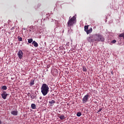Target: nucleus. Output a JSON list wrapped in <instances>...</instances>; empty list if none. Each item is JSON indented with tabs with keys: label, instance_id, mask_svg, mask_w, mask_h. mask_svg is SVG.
Masks as SVG:
<instances>
[{
	"label": "nucleus",
	"instance_id": "dca6fc26",
	"mask_svg": "<svg viewBox=\"0 0 124 124\" xmlns=\"http://www.w3.org/2000/svg\"><path fill=\"white\" fill-rule=\"evenodd\" d=\"M28 43L29 44H31V43L32 42H33V39L32 38H31V39H28Z\"/></svg>",
	"mask_w": 124,
	"mask_h": 124
},
{
	"label": "nucleus",
	"instance_id": "b1692460",
	"mask_svg": "<svg viewBox=\"0 0 124 124\" xmlns=\"http://www.w3.org/2000/svg\"><path fill=\"white\" fill-rule=\"evenodd\" d=\"M102 108H101L100 109H99L98 110V111H97V113H98V112H100L101 111H102Z\"/></svg>",
	"mask_w": 124,
	"mask_h": 124
},
{
	"label": "nucleus",
	"instance_id": "4468645a",
	"mask_svg": "<svg viewBox=\"0 0 124 124\" xmlns=\"http://www.w3.org/2000/svg\"><path fill=\"white\" fill-rule=\"evenodd\" d=\"M48 103H49V104H50V105H52V104L55 103V100H51V101H49Z\"/></svg>",
	"mask_w": 124,
	"mask_h": 124
},
{
	"label": "nucleus",
	"instance_id": "cd10ccee",
	"mask_svg": "<svg viewBox=\"0 0 124 124\" xmlns=\"http://www.w3.org/2000/svg\"><path fill=\"white\" fill-rule=\"evenodd\" d=\"M111 74H112V72Z\"/></svg>",
	"mask_w": 124,
	"mask_h": 124
},
{
	"label": "nucleus",
	"instance_id": "2eb2a0df",
	"mask_svg": "<svg viewBox=\"0 0 124 124\" xmlns=\"http://www.w3.org/2000/svg\"><path fill=\"white\" fill-rule=\"evenodd\" d=\"M89 25H85L84 26V31H87L89 29Z\"/></svg>",
	"mask_w": 124,
	"mask_h": 124
},
{
	"label": "nucleus",
	"instance_id": "a211bd4d",
	"mask_svg": "<svg viewBox=\"0 0 124 124\" xmlns=\"http://www.w3.org/2000/svg\"><path fill=\"white\" fill-rule=\"evenodd\" d=\"M17 39H18L19 42H21V41H22V37H20V36H18Z\"/></svg>",
	"mask_w": 124,
	"mask_h": 124
},
{
	"label": "nucleus",
	"instance_id": "a878e982",
	"mask_svg": "<svg viewBox=\"0 0 124 124\" xmlns=\"http://www.w3.org/2000/svg\"><path fill=\"white\" fill-rule=\"evenodd\" d=\"M40 99H42V97H40V98H39Z\"/></svg>",
	"mask_w": 124,
	"mask_h": 124
},
{
	"label": "nucleus",
	"instance_id": "423d86ee",
	"mask_svg": "<svg viewBox=\"0 0 124 124\" xmlns=\"http://www.w3.org/2000/svg\"><path fill=\"white\" fill-rule=\"evenodd\" d=\"M8 94L6 93L5 91H3V93L1 94L2 98L4 100H5L7 97Z\"/></svg>",
	"mask_w": 124,
	"mask_h": 124
},
{
	"label": "nucleus",
	"instance_id": "4be33fe9",
	"mask_svg": "<svg viewBox=\"0 0 124 124\" xmlns=\"http://www.w3.org/2000/svg\"><path fill=\"white\" fill-rule=\"evenodd\" d=\"M58 71L56 69V70H54V72H53V74H58Z\"/></svg>",
	"mask_w": 124,
	"mask_h": 124
},
{
	"label": "nucleus",
	"instance_id": "20e7f679",
	"mask_svg": "<svg viewBox=\"0 0 124 124\" xmlns=\"http://www.w3.org/2000/svg\"><path fill=\"white\" fill-rule=\"evenodd\" d=\"M90 98V95L89 94L85 95L82 99V103H86L88 101V99Z\"/></svg>",
	"mask_w": 124,
	"mask_h": 124
},
{
	"label": "nucleus",
	"instance_id": "39448f33",
	"mask_svg": "<svg viewBox=\"0 0 124 124\" xmlns=\"http://www.w3.org/2000/svg\"><path fill=\"white\" fill-rule=\"evenodd\" d=\"M87 40L90 43H93L95 41V40L93 35L91 36H90V37H87Z\"/></svg>",
	"mask_w": 124,
	"mask_h": 124
},
{
	"label": "nucleus",
	"instance_id": "5701e85b",
	"mask_svg": "<svg viewBox=\"0 0 124 124\" xmlns=\"http://www.w3.org/2000/svg\"><path fill=\"white\" fill-rule=\"evenodd\" d=\"M116 42H117V41H116V40H113L112 41V44H115Z\"/></svg>",
	"mask_w": 124,
	"mask_h": 124
},
{
	"label": "nucleus",
	"instance_id": "f257e3e1",
	"mask_svg": "<svg viewBox=\"0 0 124 124\" xmlns=\"http://www.w3.org/2000/svg\"><path fill=\"white\" fill-rule=\"evenodd\" d=\"M41 93L44 96L47 95L49 92V88L46 84H43L42 85Z\"/></svg>",
	"mask_w": 124,
	"mask_h": 124
},
{
	"label": "nucleus",
	"instance_id": "f3484780",
	"mask_svg": "<svg viewBox=\"0 0 124 124\" xmlns=\"http://www.w3.org/2000/svg\"><path fill=\"white\" fill-rule=\"evenodd\" d=\"M1 89L3 90H4V91L6 90H7V87L6 86H3L1 87Z\"/></svg>",
	"mask_w": 124,
	"mask_h": 124
},
{
	"label": "nucleus",
	"instance_id": "6e6552de",
	"mask_svg": "<svg viewBox=\"0 0 124 124\" xmlns=\"http://www.w3.org/2000/svg\"><path fill=\"white\" fill-rule=\"evenodd\" d=\"M34 82H35V79H31L30 82V86H32V85H34Z\"/></svg>",
	"mask_w": 124,
	"mask_h": 124
},
{
	"label": "nucleus",
	"instance_id": "0eeeda50",
	"mask_svg": "<svg viewBox=\"0 0 124 124\" xmlns=\"http://www.w3.org/2000/svg\"><path fill=\"white\" fill-rule=\"evenodd\" d=\"M23 53L21 50H19L18 52L17 55L19 59H22L23 58Z\"/></svg>",
	"mask_w": 124,
	"mask_h": 124
},
{
	"label": "nucleus",
	"instance_id": "bb28decb",
	"mask_svg": "<svg viewBox=\"0 0 124 124\" xmlns=\"http://www.w3.org/2000/svg\"><path fill=\"white\" fill-rule=\"evenodd\" d=\"M31 98H32V96H31Z\"/></svg>",
	"mask_w": 124,
	"mask_h": 124
},
{
	"label": "nucleus",
	"instance_id": "7ed1b4c3",
	"mask_svg": "<svg viewBox=\"0 0 124 124\" xmlns=\"http://www.w3.org/2000/svg\"><path fill=\"white\" fill-rule=\"evenodd\" d=\"M92 35L93 38H94L95 42H104L105 40L103 35L100 34H94Z\"/></svg>",
	"mask_w": 124,
	"mask_h": 124
},
{
	"label": "nucleus",
	"instance_id": "6ab92c4d",
	"mask_svg": "<svg viewBox=\"0 0 124 124\" xmlns=\"http://www.w3.org/2000/svg\"><path fill=\"white\" fill-rule=\"evenodd\" d=\"M119 37H123V39L124 40V33H122L119 35Z\"/></svg>",
	"mask_w": 124,
	"mask_h": 124
},
{
	"label": "nucleus",
	"instance_id": "9b49d317",
	"mask_svg": "<svg viewBox=\"0 0 124 124\" xmlns=\"http://www.w3.org/2000/svg\"><path fill=\"white\" fill-rule=\"evenodd\" d=\"M32 44L33 45L34 47H38V44L36 43L35 41H33Z\"/></svg>",
	"mask_w": 124,
	"mask_h": 124
},
{
	"label": "nucleus",
	"instance_id": "aec40b11",
	"mask_svg": "<svg viewBox=\"0 0 124 124\" xmlns=\"http://www.w3.org/2000/svg\"><path fill=\"white\" fill-rule=\"evenodd\" d=\"M81 115H82L81 112H77V116L78 117H80V116H81Z\"/></svg>",
	"mask_w": 124,
	"mask_h": 124
},
{
	"label": "nucleus",
	"instance_id": "412c9836",
	"mask_svg": "<svg viewBox=\"0 0 124 124\" xmlns=\"http://www.w3.org/2000/svg\"><path fill=\"white\" fill-rule=\"evenodd\" d=\"M83 71H84V72L87 71V69L85 66H83Z\"/></svg>",
	"mask_w": 124,
	"mask_h": 124
},
{
	"label": "nucleus",
	"instance_id": "f8f14e48",
	"mask_svg": "<svg viewBox=\"0 0 124 124\" xmlns=\"http://www.w3.org/2000/svg\"><path fill=\"white\" fill-rule=\"evenodd\" d=\"M59 118L61 120H63L65 119L64 116L63 115H61L60 116H59Z\"/></svg>",
	"mask_w": 124,
	"mask_h": 124
},
{
	"label": "nucleus",
	"instance_id": "1a4fd4ad",
	"mask_svg": "<svg viewBox=\"0 0 124 124\" xmlns=\"http://www.w3.org/2000/svg\"><path fill=\"white\" fill-rule=\"evenodd\" d=\"M93 31V30H92V28H90V30H86L85 31L87 33V34H90Z\"/></svg>",
	"mask_w": 124,
	"mask_h": 124
},
{
	"label": "nucleus",
	"instance_id": "ddd939ff",
	"mask_svg": "<svg viewBox=\"0 0 124 124\" xmlns=\"http://www.w3.org/2000/svg\"><path fill=\"white\" fill-rule=\"evenodd\" d=\"M31 108H32L33 109H34L36 108V105L34 104H31Z\"/></svg>",
	"mask_w": 124,
	"mask_h": 124
},
{
	"label": "nucleus",
	"instance_id": "9d476101",
	"mask_svg": "<svg viewBox=\"0 0 124 124\" xmlns=\"http://www.w3.org/2000/svg\"><path fill=\"white\" fill-rule=\"evenodd\" d=\"M11 114H12L14 116H17L18 114L17 111H13L11 112Z\"/></svg>",
	"mask_w": 124,
	"mask_h": 124
},
{
	"label": "nucleus",
	"instance_id": "393cba45",
	"mask_svg": "<svg viewBox=\"0 0 124 124\" xmlns=\"http://www.w3.org/2000/svg\"><path fill=\"white\" fill-rule=\"evenodd\" d=\"M2 124L1 121L0 120V124Z\"/></svg>",
	"mask_w": 124,
	"mask_h": 124
},
{
	"label": "nucleus",
	"instance_id": "f03ea898",
	"mask_svg": "<svg viewBox=\"0 0 124 124\" xmlns=\"http://www.w3.org/2000/svg\"><path fill=\"white\" fill-rule=\"evenodd\" d=\"M76 21L77 19L75 16H74L71 18V16H70L68 23H67V24L68 25L67 27L71 29V27L74 26V25L76 23Z\"/></svg>",
	"mask_w": 124,
	"mask_h": 124
}]
</instances>
